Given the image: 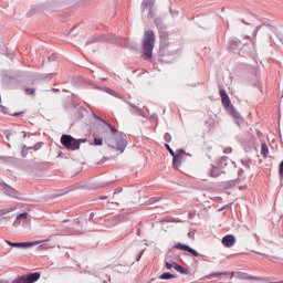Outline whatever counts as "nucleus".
<instances>
[{"label":"nucleus","instance_id":"obj_1","mask_svg":"<svg viewBox=\"0 0 283 283\" xmlns=\"http://www.w3.org/2000/svg\"><path fill=\"white\" fill-rule=\"evenodd\" d=\"M107 128H103L99 134L104 136V143L111 147V149H117L123 154L127 147V140L123 137V133L118 132L112 124H107Z\"/></svg>","mask_w":283,"mask_h":283},{"label":"nucleus","instance_id":"obj_2","mask_svg":"<svg viewBox=\"0 0 283 283\" xmlns=\"http://www.w3.org/2000/svg\"><path fill=\"white\" fill-rule=\"evenodd\" d=\"M154 45H156V34L153 30H148L144 33L142 40L144 61L154 59Z\"/></svg>","mask_w":283,"mask_h":283},{"label":"nucleus","instance_id":"obj_3","mask_svg":"<svg viewBox=\"0 0 283 283\" xmlns=\"http://www.w3.org/2000/svg\"><path fill=\"white\" fill-rule=\"evenodd\" d=\"M227 275H230V279L232 277H240L241 280H256L258 282L263 281V282H269V277H262V276H249V274L243 273V272H214L209 275H206L203 280H212V277H227Z\"/></svg>","mask_w":283,"mask_h":283},{"label":"nucleus","instance_id":"obj_4","mask_svg":"<svg viewBox=\"0 0 283 283\" xmlns=\"http://www.w3.org/2000/svg\"><path fill=\"white\" fill-rule=\"evenodd\" d=\"M165 147L167 151H169L170 156H172V166L175 167V169H180V166L182 165V161L187 159V156H191L187 154L185 149H178L174 151V149H171V146H169V144H165Z\"/></svg>","mask_w":283,"mask_h":283},{"label":"nucleus","instance_id":"obj_5","mask_svg":"<svg viewBox=\"0 0 283 283\" xmlns=\"http://www.w3.org/2000/svg\"><path fill=\"white\" fill-rule=\"evenodd\" d=\"M81 143H87V139H76L72 137V135H62L61 137V145H63V147L70 151L81 149Z\"/></svg>","mask_w":283,"mask_h":283},{"label":"nucleus","instance_id":"obj_6","mask_svg":"<svg viewBox=\"0 0 283 283\" xmlns=\"http://www.w3.org/2000/svg\"><path fill=\"white\" fill-rule=\"evenodd\" d=\"M22 283H34L41 280V272H33L24 275H20Z\"/></svg>","mask_w":283,"mask_h":283},{"label":"nucleus","instance_id":"obj_7","mask_svg":"<svg viewBox=\"0 0 283 283\" xmlns=\"http://www.w3.org/2000/svg\"><path fill=\"white\" fill-rule=\"evenodd\" d=\"M219 87V95L221 96L222 105L226 109H229V107L233 106V104H231V98H229V94H227V91L223 87Z\"/></svg>","mask_w":283,"mask_h":283},{"label":"nucleus","instance_id":"obj_8","mask_svg":"<svg viewBox=\"0 0 283 283\" xmlns=\"http://www.w3.org/2000/svg\"><path fill=\"white\" fill-rule=\"evenodd\" d=\"M175 249H178L179 251H187V253H190L195 258H200V253H198V251L185 243H176Z\"/></svg>","mask_w":283,"mask_h":283},{"label":"nucleus","instance_id":"obj_9","mask_svg":"<svg viewBox=\"0 0 283 283\" xmlns=\"http://www.w3.org/2000/svg\"><path fill=\"white\" fill-rule=\"evenodd\" d=\"M6 244H8L9 247H12L13 249H28L30 247H34L33 242H12V241H4Z\"/></svg>","mask_w":283,"mask_h":283},{"label":"nucleus","instance_id":"obj_10","mask_svg":"<svg viewBox=\"0 0 283 283\" xmlns=\"http://www.w3.org/2000/svg\"><path fill=\"white\" fill-rule=\"evenodd\" d=\"M222 174H227V171L220 169L217 164L211 165L208 170V176H210L211 178H218L222 176Z\"/></svg>","mask_w":283,"mask_h":283},{"label":"nucleus","instance_id":"obj_11","mask_svg":"<svg viewBox=\"0 0 283 283\" xmlns=\"http://www.w3.org/2000/svg\"><path fill=\"white\" fill-rule=\"evenodd\" d=\"M2 187L7 196H10L11 198H15L17 200H21V195L14 188L8 186L7 184H3Z\"/></svg>","mask_w":283,"mask_h":283},{"label":"nucleus","instance_id":"obj_12","mask_svg":"<svg viewBox=\"0 0 283 283\" xmlns=\"http://www.w3.org/2000/svg\"><path fill=\"white\" fill-rule=\"evenodd\" d=\"M240 48H242V41H240L239 39H230L228 41V51L229 52H235V50H240Z\"/></svg>","mask_w":283,"mask_h":283},{"label":"nucleus","instance_id":"obj_13","mask_svg":"<svg viewBox=\"0 0 283 283\" xmlns=\"http://www.w3.org/2000/svg\"><path fill=\"white\" fill-rule=\"evenodd\" d=\"M222 244H223V247L231 249V247H233V244H235V237L232 234H228V235L223 237Z\"/></svg>","mask_w":283,"mask_h":283},{"label":"nucleus","instance_id":"obj_14","mask_svg":"<svg viewBox=\"0 0 283 283\" xmlns=\"http://www.w3.org/2000/svg\"><path fill=\"white\" fill-rule=\"evenodd\" d=\"M174 269L175 271H178V273H181V275H191V271L189 269L184 268L182 265L174 262Z\"/></svg>","mask_w":283,"mask_h":283},{"label":"nucleus","instance_id":"obj_15","mask_svg":"<svg viewBox=\"0 0 283 283\" xmlns=\"http://www.w3.org/2000/svg\"><path fill=\"white\" fill-rule=\"evenodd\" d=\"M154 3L156 0H143L142 8L143 10H154Z\"/></svg>","mask_w":283,"mask_h":283},{"label":"nucleus","instance_id":"obj_16","mask_svg":"<svg viewBox=\"0 0 283 283\" xmlns=\"http://www.w3.org/2000/svg\"><path fill=\"white\" fill-rule=\"evenodd\" d=\"M41 147H43V143H38L33 147L23 146L22 156H25V151H28L29 149H33L34 151H39V149H41Z\"/></svg>","mask_w":283,"mask_h":283},{"label":"nucleus","instance_id":"obj_17","mask_svg":"<svg viewBox=\"0 0 283 283\" xmlns=\"http://www.w3.org/2000/svg\"><path fill=\"white\" fill-rule=\"evenodd\" d=\"M227 109L229 111V114L233 116V118H237V120H240L242 118V116L235 111V107H233V105L228 107Z\"/></svg>","mask_w":283,"mask_h":283},{"label":"nucleus","instance_id":"obj_18","mask_svg":"<svg viewBox=\"0 0 283 283\" xmlns=\"http://www.w3.org/2000/svg\"><path fill=\"white\" fill-rule=\"evenodd\" d=\"M1 111H2L3 114H9V116H14V117H17V116H23V115L25 114V112L12 113V112H10L8 108H6V107H2Z\"/></svg>","mask_w":283,"mask_h":283},{"label":"nucleus","instance_id":"obj_19","mask_svg":"<svg viewBox=\"0 0 283 283\" xmlns=\"http://www.w3.org/2000/svg\"><path fill=\"white\" fill-rule=\"evenodd\" d=\"M261 156L268 158L269 156V145L266 143L261 144Z\"/></svg>","mask_w":283,"mask_h":283},{"label":"nucleus","instance_id":"obj_20","mask_svg":"<svg viewBox=\"0 0 283 283\" xmlns=\"http://www.w3.org/2000/svg\"><path fill=\"white\" fill-rule=\"evenodd\" d=\"M229 160L228 157H221L219 161L217 163L218 167L224 171V167H227V161Z\"/></svg>","mask_w":283,"mask_h":283},{"label":"nucleus","instance_id":"obj_21","mask_svg":"<svg viewBox=\"0 0 283 283\" xmlns=\"http://www.w3.org/2000/svg\"><path fill=\"white\" fill-rule=\"evenodd\" d=\"M23 90L27 96H36V88H30L28 86H23Z\"/></svg>","mask_w":283,"mask_h":283},{"label":"nucleus","instance_id":"obj_22","mask_svg":"<svg viewBox=\"0 0 283 283\" xmlns=\"http://www.w3.org/2000/svg\"><path fill=\"white\" fill-rule=\"evenodd\" d=\"M159 280H176V275L165 272L159 276Z\"/></svg>","mask_w":283,"mask_h":283},{"label":"nucleus","instance_id":"obj_23","mask_svg":"<svg viewBox=\"0 0 283 283\" xmlns=\"http://www.w3.org/2000/svg\"><path fill=\"white\" fill-rule=\"evenodd\" d=\"M56 76V73L42 74L40 78L43 81H52Z\"/></svg>","mask_w":283,"mask_h":283},{"label":"nucleus","instance_id":"obj_24","mask_svg":"<svg viewBox=\"0 0 283 283\" xmlns=\"http://www.w3.org/2000/svg\"><path fill=\"white\" fill-rule=\"evenodd\" d=\"M103 140H104V137L101 138V137H94V145L96 147H103Z\"/></svg>","mask_w":283,"mask_h":283},{"label":"nucleus","instance_id":"obj_25","mask_svg":"<svg viewBox=\"0 0 283 283\" xmlns=\"http://www.w3.org/2000/svg\"><path fill=\"white\" fill-rule=\"evenodd\" d=\"M14 211V208H4L0 210V216H7V213H12Z\"/></svg>","mask_w":283,"mask_h":283},{"label":"nucleus","instance_id":"obj_26","mask_svg":"<svg viewBox=\"0 0 283 283\" xmlns=\"http://www.w3.org/2000/svg\"><path fill=\"white\" fill-rule=\"evenodd\" d=\"M127 269H129L128 265H124L123 270H120V265H115V270H117L118 273H125V271H127Z\"/></svg>","mask_w":283,"mask_h":283},{"label":"nucleus","instance_id":"obj_27","mask_svg":"<svg viewBox=\"0 0 283 283\" xmlns=\"http://www.w3.org/2000/svg\"><path fill=\"white\" fill-rule=\"evenodd\" d=\"M28 219V212H22L17 217V220H25Z\"/></svg>","mask_w":283,"mask_h":283},{"label":"nucleus","instance_id":"obj_28","mask_svg":"<svg viewBox=\"0 0 283 283\" xmlns=\"http://www.w3.org/2000/svg\"><path fill=\"white\" fill-rule=\"evenodd\" d=\"M149 120H150V123H158V115H157V114H153V115L149 117Z\"/></svg>","mask_w":283,"mask_h":283},{"label":"nucleus","instance_id":"obj_29","mask_svg":"<svg viewBox=\"0 0 283 283\" xmlns=\"http://www.w3.org/2000/svg\"><path fill=\"white\" fill-rule=\"evenodd\" d=\"M96 41H98V38H92L85 43V45H92V43H96Z\"/></svg>","mask_w":283,"mask_h":283},{"label":"nucleus","instance_id":"obj_30","mask_svg":"<svg viewBox=\"0 0 283 283\" xmlns=\"http://www.w3.org/2000/svg\"><path fill=\"white\" fill-rule=\"evenodd\" d=\"M126 103H127V105H129L130 107H133V109H136V112H142L140 107H138V106L132 104V102H126Z\"/></svg>","mask_w":283,"mask_h":283},{"label":"nucleus","instance_id":"obj_31","mask_svg":"<svg viewBox=\"0 0 283 283\" xmlns=\"http://www.w3.org/2000/svg\"><path fill=\"white\" fill-rule=\"evenodd\" d=\"M95 119H96V120H101V123H103L104 125H106V127H107V125H109V123H107L105 119H103V118L99 117L98 115H95Z\"/></svg>","mask_w":283,"mask_h":283},{"label":"nucleus","instance_id":"obj_32","mask_svg":"<svg viewBox=\"0 0 283 283\" xmlns=\"http://www.w3.org/2000/svg\"><path fill=\"white\" fill-rule=\"evenodd\" d=\"M164 139H165L166 143H169V142L171 140V134L166 133V134L164 135Z\"/></svg>","mask_w":283,"mask_h":283},{"label":"nucleus","instance_id":"obj_33","mask_svg":"<svg viewBox=\"0 0 283 283\" xmlns=\"http://www.w3.org/2000/svg\"><path fill=\"white\" fill-rule=\"evenodd\" d=\"M3 136H6L7 140H10V136H12V133L10 130H4Z\"/></svg>","mask_w":283,"mask_h":283},{"label":"nucleus","instance_id":"obj_34","mask_svg":"<svg viewBox=\"0 0 283 283\" xmlns=\"http://www.w3.org/2000/svg\"><path fill=\"white\" fill-rule=\"evenodd\" d=\"M158 200H160V198H157V197H153L149 199V205H154V202H158Z\"/></svg>","mask_w":283,"mask_h":283},{"label":"nucleus","instance_id":"obj_35","mask_svg":"<svg viewBox=\"0 0 283 283\" xmlns=\"http://www.w3.org/2000/svg\"><path fill=\"white\" fill-rule=\"evenodd\" d=\"M279 174H280L281 178H283V160L280 164Z\"/></svg>","mask_w":283,"mask_h":283},{"label":"nucleus","instance_id":"obj_36","mask_svg":"<svg viewBox=\"0 0 283 283\" xmlns=\"http://www.w3.org/2000/svg\"><path fill=\"white\" fill-rule=\"evenodd\" d=\"M233 203H228V205H226V206H222L221 208H220V211H224V209H231V206H232Z\"/></svg>","mask_w":283,"mask_h":283},{"label":"nucleus","instance_id":"obj_37","mask_svg":"<svg viewBox=\"0 0 283 283\" xmlns=\"http://www.w3.org/2000/svg\"><path fill=\"white\" fill-rule=\"evenodd\" d=\"M232 151H233L232 147H227V148L223 149L224 154H231Z\"/></svg>","mask_w":283,"mask_h":283},{"label":"nucleus","instance_id":"obj_38","mask_svg":"<svg viewBox=\"0 0 283 283\" xmlns=\"http://www.w3.org/2000/svg\"><path fill=\"white\" fill-rule=\"evenodd\" d=\"M166 269H168V271H171V269H174V262L172 263L166 262Z\"/></svg>","mask_w":283,"mask_h":283},{"label":"nucleus","instance_id":"obj_39","mask_svg":"<svg viewBox=\"0 0 283 283\" xmlns=\"http://www.w3.org/2000/svg\"><path fill=\"white\" fill-rule=\"evenodd\" d=\"M56 59V54H52L51 56L48 57L49 63H52Z\"/></svg>","mask_w":283,"mask_h":283},{"label":"nucleus","instance_id":"obj_40","mask_svg":"<svg viewBox=\"0 0 283 283\" xmlns=\"http://www.w3.org/2000/svg\"><path fill=\"white\" fill-rule=\"evenodd\" d=\"M11 283H23L21 275L13 280Z\"/></svg>","mask_w":283,"mask_h":283},{"label":"nucleus","instance_id":"obj_41","mask_svg":"<svg viewBox=\"0 0 283 283\" xmlns=\"http://www.w3.org/2000/svg\"><path fill=\"white\" fill-rule=\"evenodd\" d=\"M148 10H149L148 17H149L150 19H154V9H148Z\"/></svg>","mask_w":283,"mask_h":283},{"label":"nucleus","instance_id":"obj_42","mask_svg":"<svg viewBox=\"0 0 283 283\" xmlns=\"http://www.w3.org/2000/svg\"><path fill=\"white\" fill-rule=\"evenodd\" d=\"M98 199L99 200H107V197L106 196H99Z\"/></svg>","mask_w":283,"mask_h":283},{"label":"nucleus","instance_id":"obj_43","mask_svg":"<svg viewBox=\"0 0 283 283\" xmlns=\"http://www.w3.org/2000/svg\"><path fill=\"white\" fill-rule=\"evenodd\" d=\"M22 138H28V133L22 132Z\"/></svg>","mask_w":283,"mask_h":283},{"label":"nucleus","instance_id":"obj_44","mask_svg":"<svg viewBox=\"0 0 283 283\" xmlns=\"http://www.w3.org/2000/svg\"><path fill=\"white\" fill-rule=\"evenodd\" d=\"M140 258H143V251L139 253V255L137 258V262H138V260H140Z\"/></svg>","mask_w":283,"mask_h":283},{"label":"nucleus","instance_id":"obj_45","mask_svg":"<svg viewBox=\"0 0 283 283\" xmlns=\"http://www.w3.org/2000/svg\"><path fill=\"white\" fill-rule=\"evenodd\" d=\"M244 39L250 40V39H251V36H249V35H244Z\"/></svg>","mask_w":283,"mask_h":283},{"label":"nucleus","instance_id":"obj_46","mask_svg":"<svg viewBox=\"0 0 283 283\" xmlns=\"http://www.w3.org/2000/svg\"><path fill=\"white\" fill-rule=\"evenodd\" d=\"M0 283H10V282H8V281H0Z\"/></svg>","mask_w":283,"mask_h":283},{"label":"nucleus","instance_id":"obj_47","mask_svg":"<svg viewBox=\"0 0 283 283\" xmlns=\"http://www.w3.org/2000/svg\"><path fill=\"white\" fill-rule=\"evenodd\" d=\"M53 92H59V88H53Z\"/></svg>","mask_w":283,"mask_h":283},{"label":"nucleus","instance_id":"obj_48","mask_svg":"<svg viewBox=\"0 0 283 283\" xmlns=\"http://www.w3.org/2000/svg\"><path fill=\"white\" fill-rule=\"evenodd\" d=\"M270 283H283V281H280V282H270Z\"/></svg>","mask_w":283,"mask_h":283},{"label":"nucleus","instance_id":"obj_49","mask_svg":"<svg viewBox=\"0 0 283 283\" xmlns=\"http://www.w3.org/2000/svg\"><path fill=\"white\" fill-rule=\"evenodd\" d=\"M41 242H44V241H38L36 244H41Z\"/></svg>","mask_w":283,"mask_h":283},{"label":"nucleus","instance_id":"obj_50","mask_svg":"<svg viewBox=\"0 0 283 283\" xmlns=\"http://www.w3.org/2000/svg\"><path fill=\"white\" fill-rule=\"evenodd\" d=\"M188 235L191 237V232H189Z\"/></svg>","mask_w":283,"mask_h":283},{"label":"nucleus","instance_id":"obj_51","mask_svg":"<svg viewBox=\"0 0 283 283\" xmlns=\"http://www.w3.org/2000/svg\"><path fill=\"white\" fill-rule=\"evenodd\" d=\"M160 39H163V34L160 35Z\"/></svg>","mask_w":283,"mask_h":283},{"label":"nucleus","instance_id":"obj_52","mask_svg":"<svg viewBox=\"0 0 283 283\" xmlns=\"http://www.w3.org/2000/svg\"><path fill=\"white\" fill-rule=\"evenodd\" d=\"M233 182V185H235V181H232Z\"/></svg>","mask_w":283,"mask_h":283},{"label":"nucleus","instance_id":"obj_53","mask_svg":"<svg viewBox=\"0 0 283 283\" xmlns=\"http://www.w3.org/2000/svg\"><path fill=\"white\" fill-rule=\"evenodd\" d=\"M0 103H1V96H0Z\"/></svg>","mask_w":283,"mask_h":283}]
</instances>
